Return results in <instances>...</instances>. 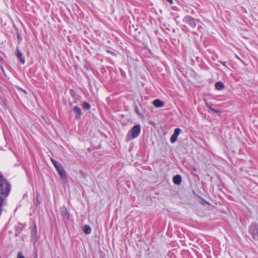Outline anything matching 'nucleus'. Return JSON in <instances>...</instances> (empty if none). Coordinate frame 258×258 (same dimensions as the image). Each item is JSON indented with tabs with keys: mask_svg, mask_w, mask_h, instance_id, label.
<instances>
[{
	"mask_svg": "<svg viewBox=\"0 0 258 258\" xmlns=\"http://www.w3.org/2000/svg\"><path fill=\"white\" fill-rule=\"evenodd\" d=\"M11 186L0 174V195L7 196L10 191Z\"/></svg>",
	"mask_w": 258,
	"mask_h": 258,
	"instance_id": "f257e3e1",
	"label": "nucleus"
},
{
	"mask_svg": "<svg viewBox=\"0 0 258 258\" xmlns=\"http://www.w3.org/2000/svg\"><path fill=\"white\" fill-rule=\"evenodd\" d=\"M153 105L156 107H161L163 106V102L160 99H155L153 101Z\"/></svg>",
	"mask_w": 258,
	"mask_h": 258,
	"instance_id": "9d476101",
	"label": "nucleus"
},
{
	"mask_svg": "<svg viewBox=\"0 0 258 258\" xmlns=\"http://www.w3.org/2000/svg\"><path fill=\"white\" fill-rule=\"evenodd\" d=\"M31 235L35 241L37 240V228L36 225L35 224L34 227L32 228L31 230Z\"/></svg>",
	"mask_w": 258,
	"mask_h": 258,
	"instance_id": "9b49d317",
	"label": "nucleus"
},
{
	"mask_svg": "<svg viewBox=\"0 0 258 258\" xmlns=\"http://www.w3.org/2000/svg\"><path fill=\"white\" fill-rule=\"evenodd\" d=\"M206 106L209 108V109L212 111L214 113H217L218 112L217 110H215V109H214L213 108L211 107L210 106V105L208 103H206Z\"/></svg>",
	"mask_w": 258,
	"mask_h": 258,
	"instance_id": "2eb2a0df",
	"label": "nucleus"
},
{
	"mask_svg": "<svg viewBox=\"0 0 258 258\" xmlns=\"http://www.w3.org/2000/svg\"><path fill=\"white\" fill-rule=\"evenodd\" d=\"M182 181L181 176L177 174L173 178V182L175 184L179 185Z\"/></svg>",
	"mask_w": 258,
	"mask_h": 258,
	"instance_id": "1a4fd4ad",
	"label": "nucleus"
},
{
	"mask_svg": "<svg viewBox=\"0 0 258 258\" xmlns=\"http://www.w3.org/2000/svg\"><path fill=\"white\" fill-rule=\"evenodd\" d=\"M50 160L52 164H53L54 166L56 168L59 175L60 176V178L62 179H66V174L65 170H64L62 165L55 160H54L53 158H51Z\"/></svg>",
	"mask_w": 258,
	"mask_h": 258,
	"instance_id": "f03ea898",
	"label": "nucleus"
},
{
	"mask_svg": "<svg viewBox=\"0 0 258 258\" xmlns=\"http://www.w3.org/2000/svg\"><path fill=\"white\" fill-rule=\"evenodd\" d=\"M141 131L140 124H137L134 126L127 134V140H131L137 138L140 134Z\"/></svg>",
	"mask_w": 258,
	"mask_h": 258,
	"instance_id": "7ed1b4c3",
	"label": "nucleus"
},
{
	"mask_svg": "<svg viewBox=\"0 0 258 258\" xmlns=\"http://www.w3.org/2000/svg\"><path fill=\"white\" fill-rule=\"evenodd\" d=\"M183 22L192 28H195L197 25L195 19L189 16H185L184 18Z\"/></svg>",
	"mask_w": 258,
	"mask_h": 258,
	"instance_id": "39448f33",
	"label": "nucleus"
},
{
	"mask_svg": "<svg viewBox=\"0 0 258 258\" xmlns=\"http://www.w3.org/2000/svg\"><path fill=\"white\" fill-rule=\"evenodd\" d=\"M181 132V130L179 128H176L174 130V133L172 134L171 138H170V142L172 143H174L175 142L177 139V137L180 134Z\"/></svg>",
	"mask_w": 258,
	"mask_h": 258,
	"instance_id": "423d86ee",
	"label": "nucleus"
},
{
	"mask_svg": "<svg viewBox=\"0 0 258 258\" xmlns=\"http://www.w3.org/2000/svg\"><path fill=\"white\" fill-rule=\"evenodd\" d=\"M135 112L137 114H138L139 115H141V113H140L139 108L136 107L135 108Z\"/></svg>",
	"mask_w": 258,
	"mask_h": 258,
	"instance_id": "f3484780",
	"label": "nucleus"
},
{
	"mask_svg": "<svg viewBox=\"0 0 258 258\" xmlns=\"http://www.w3.org/2000/svg\"><path fill=\"white\" fill-rule=\"evenodd\" d=\"M16 55L18 58L19 59L20 62L23 64H24L25 62V58L23 57L22 53L21 52V51L19 50L18 48L16 50Z\"/></svg>",
	"mask_w": 258,
	"mask_h": 258,
	"instance_id": "6e6552de",
	"label": "nucleus"
},
{
	"mask_svg": "<svg viewBox=\"0 0 258 258\" xmlns=\"http://www.w3.org/2000/svg\"><path fill=\"white\" fill-rule=\"evenodd\" d=\"M17 258H25L21 252H18Z\"/></svg>",
	"mask_w": 258,
	"mask_h": 258,
	"instance_id": "dca6fc26",
	"label": "nucleus"
},
{
	"mask_svg": "<svg viewBox=\"0 0 258 258\" xmlns=\"http://www.w3.org/2000/svg\"><path fill=\"white\" fill-rule=\"evenodd\" d=\"M73 111L75 114L76 118L79 119L82 114L81 108L79 106H76L73 108Z\"/></svg>",
	"mask_w": 258,
	"mask_h": 258,
	"instance_id": "0eeeda50",
	"label": "nucleus"
},
{
	"mask_svg": "<svg viewBox=\"0 0 258 258\" xmlns=\"http://www.w3.org/2000/svg\"><path fill=\"white\" fill-rule=\"evenodd\" d=\"M17 37H18V39L21 40V37H20V35L18 34Z\"/></svg>",
	"mask_w": 258,
	"mask_h": 258,
	"instance_id": "aec40b11",
	"label": "nucleus"
},
{
	"mask_svg": "<svg viewBox=\"0 0 258 258\" xmlns=\"http://www.w3.org/2000/svg\"><path fill=\"white\" fill-rule=\"evenodd\" d=\"M221 63L222 64V65H223V66H225V67H226V62H225V61H222V62H221Z\"/></svg>",
	"mask_w": 258,
	"mask_h": 258,
	"instance_id": "a211bd4d",
	"label": "nucleus"
},
{
	"mask_svg": "<svg viewBox=\"0 0 258 258\" xmlns=\"http://www.w3.org/2000/svg\"><path fill=\"white\" fill-rule=\"evenodd\" d=\"M83 107L86 110H89L91 108V105L87 102H84L83 103Z\"/></svg>",
	"mask_w": 258,
	"mask_h": 258,
	"instance_id": "4468645a",
	"label": "nucleus"
},
{
	"mask_svg": "<svg viewBox=\"0 0 258 258\" xmlns=\"http://www.w3.org/2000/svg\"><path fill=\"white\" fill-rule=\"evenodd\" d=\"M167 2H168L170 4H172L173 2V0H166Z\"/></svg>",
	"mask_w": 258,
	"mask_h": 258,
	"instance_id": "6ab92c4d",
	"label": "nucleus"
},
{
	"mask_svg": "<svg viewBox=\"0 0 258 258\" xmlns=\"http://www.w3.org/2000/svg\"><path fill=\"white\" fill-rule=\"evenodd\" d=\"M57 258H60V257H58Z\"/></svg>",
	"mask_w": 258,
	"mask_h": 258,
	"instance_id": "412c9836",
	"label": "nucleus"
},
{
	"mask_svg": "<svg viewBox=\"0 0 258 258\" xmlns=\"http://www.w3.org/2000/svg\"><path fill=\"white\" fill-rule=\"evenodd\" d=\"M250 232L254 239L258 240V224L253 223L251 225Z\"/></svg>",
	"mask_w": 258,
	"mask_h": 258,
	"instance_id": "20e7f679",
	"label": "nucleus"
},
{
	"mask_svg": "<svg viewBox=\"0 0 258 258\" xmlns=\"http://www.w3.org/2000/svg\"><path fill=\"white\" fill-rule=\"evenodd\" d=\"M215 86L216 89L219 90H222L224 88V84L221 82H217L216 83Z\"/></svg>",
	"mask_w": 258,
	"mask_h": 258,
	"instance_id": "ddd939ff",
	"label": "nucleus"
},
{
	"mask_svg": "<svg viewBox=\"0 0 258 258\" xmlns=\"http://www.w3.org/2000/svg\"><path fill=\"white\" fill-rule=\"evenodd\" d=\"M83 231L86 234H90L91 232V228L89 225H86L83 227Z\"/></svg>",
	"mask_w": 258,
	"mask_h": 258,
	"instance_id": "f8f14e48",
	"label": "nucleus"
}]
</instances>
